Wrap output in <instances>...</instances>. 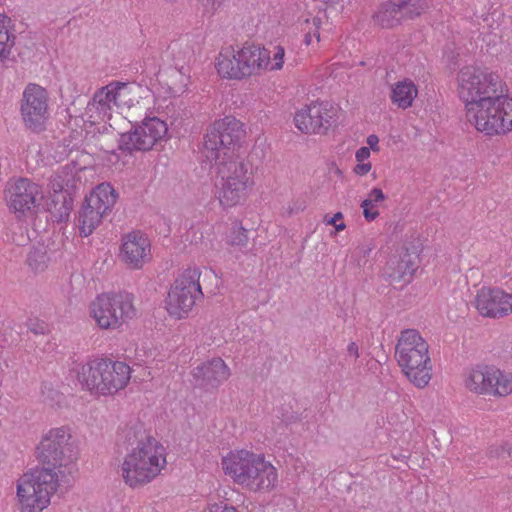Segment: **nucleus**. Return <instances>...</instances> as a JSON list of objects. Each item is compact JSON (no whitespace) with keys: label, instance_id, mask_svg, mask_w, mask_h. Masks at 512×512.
I'll return each mask as SVG.
<instances>
[{"label":"nucleus","instance_id":"6ab92c4d","mask_svg":"<svg viewBox=\"0 0 512 512\" xmlns=\"http://www.w3.org/2000/svg\"><path fill=\"white\" fill-rule=\"evenodd\" d=\"M425 9L424 0H389L375 15L376 21L384 27L398 22L403 15L413 17Z\"/></svg>","mask_w":512,"mask_h":512},{"label":"nucleus","instance_id":"39448f33","mask_svg":"<svg viewBox=\"0 0 512 512\" xmlns=\"http://www.w3.org/2000/svg\"><path fill=\"white\" fill-rule=\"evenodd\" d=\"M165 448L155 438L141 435L124 456L121 477L130 488H141L152 482L166 467Z\"/></svg>","mask_w":512,"mask_h":512},{"label":"nucleus","instance_id":"4c0bfd02","mask_svg":"<svg viewBox=\"0 0 512 512\" xmlns=\"http://www.w3.org/2000/svg\"><path fill=\"white\" fill-rule=\"evenodd\" d=\"M204 512H238L233 506H229L223 502L214 503L208 506Z\"/></svg>","mask_w":512,"mask_h":512},{"label":"nucleus","instance_id":"4be33fe9","mask_svg":"<svg viewBox=\"0 0 512 512\" xmlns=\"http://www.w3.org/2000/svg\"><path fill=\"white\" fill-rule=\"evenodd\" d=\"M169 130H128L119 138V148L128 152L150 150Z\"/></svg>","mask_w":512,"mask_h":512},{"label":"nucleus","instance_id":"3c124183","mask_svg":"<svg viewBox=\"0 0 512 512\" xmlns=\"http://www.w3.org/2000/svg\"><path fill=\"white\" fill-rule=\"evenodd\" d=\"M211 274H212V271H207L206 270L205 273H204V276H208V275H211Z\"/></svg>","mask_w":512,"mask_h":512},{"label":"nucleus","instance_id":"412c9836","mask_svg":"<svg viewBox=\"0 0 512 512\" xmlns=\"http://www.w3.org/2000/svg\"><path fill=\"white\" fill-rule=\"evenodd\" d=\"M418 256L408 251L392 255L384 268V275L392 282H410L418 268Z\"/></svg>","mask_w":512,"mask_h":512},{"label":"nucleus","instance_id":"8fccbe9b","mask_svg":"<svg viewBox=\"0 0 512 512\" xmlns=\"http://www.w3.org/2000/svg\"><path fill=\"white\" fill-rule=\"evenodd\" d=\"M8 58V56L0 53V65Z\"/></svg>","mask_w":512,"mask_h":512},{"label":"nucleus","instance_id":"c9c22d12","mask_svg":"<svg viewBox=\"0 0 512 512\" xmlns=\"http://www.w3.org/2000/svg\"><path fill=\"white\" fill-rule=\"evenodd\" d=\"M42 395L44 397V401L50 405H59L63 400V395L47 384H44L42 387Z\"/></svg>","mask_w":512,"mask_h":512},{"label":"nucleus","instance_id":"5701e85b","mask_svg":"<svg viewBox=\"0 0 512 512\" xmlns=\"http://www.w3.org/2000/svg\"><path fill=\"white\" fill-rule=\"evenodd\" d=\"M118 194L110 183L104 182L97 185L91 193L85 197L90 208L99 210L105 216L109 215L117 201Z\"/></svg>","mask_w":512,"mask_h":512},{"label":"nucleus","instance_id":"20e7f679","mask_svg":"<svg viewBox=\"0 0 512 512\" xmlns=\"http://www.w3.org/2000/svg\"><path fill=\"white\" fill-rule=\"evenodd\" d=\"M145 90L136 84L121 81H111L106 86L98 89L91 102L88 103L82 120L84 125L101 126V128H114L120 125L119 121L126 118L120 112H113L112 108L118 110L131 109L139 104Z\"/></svg>","mask_w":512,"mask_h":512},{"label":"nucleus","instance_id":"b1692460","mask_svg":"<svg viewBox=\"0 0 512 512\" xmlns=\"http://www.w3.org/2000/svg\"><path fill=\"white\" fill-rule=\"evenodd\" d=\"M417 95L418 88L414 81L405 78L392 86L390 99L395 106L405 110L412 106Z\"/></svg>","mask_w":512,"mask_h":512},{"label":"nucleus","instance_id":"a19ab883","mask_svg":"<svg viewBox=\"0 0 512 512\" xmlns=\"http://www.w3.org/2000/svg\"><path fill=\"white\" fill-rule=\"evenodd\" d=\"M370 156V148L361 147L357 150L355 157L358 162H364Z\"/></svg>","mask_w":512,"mask_h":512},{"label":"nucleus","instance_id":"9d476101","mask_svg":"<svg viewBox=\"0 0 512 512\" xmlns=\"http://www.w3.org/2000/svg\"><path fill=\"white\" fill-rule=\"evenodd\" d=\"M136 314L129 293H105L90 304V315L101 329H118Z\"/></svg>","mask_w":512,"mask_h":512},{"label":"nucleus","instance_id":"c03bdc74","mask_svg":"<svg viewBox=\"0 0 512 512\" xmlns=\"http://www.w3.org/2000/svg\"><path fill=\"white\" fill-rule=\"evenodd\" d=\"M342 218H343V214L341 212H337L331 218H327V216H325L324 222L327 225H335V224H337V221L341 220Z\"/></svg>","mask_w":512,"mask_h":512},{"label":"nucleus","instance_id":"cd10ccee","mask_svg":"<svg viewBox=\"0 0 512 512\" xmlns=\"http://www.w3.org/2000/svg\"><path fill=\"white\" fill-rule=\"evenodd\" d=\"M385 199L386 196L380 188L375 187L369 192L368 197L361 203L363 215L367 221H373L379 216L376 205Z\"/></svg>","mask_w":512,"mask_h":512},{"label":"nucleus","instance_id":"bb28decb","mask_svg":"<svg viewBox=\"0 0 512 512\" xmlns=\"http://www.w3.org/2000/svg\"><path fill=\"white\" fill-rule=\"evenodd\" d=\"M260 51L264 54V61L262 65L257 68V74L264 70L279 71L283 68L285 59L284 47L276 45L270 51L260 47Z\"/></svg>","mask_w":512,"mask_h":512},{"label":"nucleus","instance_id":"c756f323","mask_svg":"<svg viewBox=\"0 0 512 512\" xmlns=\"http://www.w3.org/2000/svg\"><path fill=\"white\" fill-rule=\"evenodd\" d=\"M49 257L44 245L34 246L27 256L29 267L35 272L44 271L48 266Z\"/></svg>","mask_w":512,"mask_h":512},{"label":"nucleus","instance_id":"4468645a","mask_svg":"<svg viewBox=\"0 0 512 512\" xmlns=\"http://www.w3.org/2000/svg\"><path fill=\"white\" fill-rule=\"evenodd\" d=\"M20 111L29 126H42L50 117V96L43 86L29 83L22 92Z\"/></svg>","mask_w":512,"mask_h":512},{"label":"nucleus","instance_id":"a211bd4d","mask_svg":"<svg viewBox=\"0 0 512 512\" xmlns=\"http://www.w3.org/2000/svg\"><path fill=\"white\" fill-rule=\"evenodd\" d=\"M194 385L204 389H215L231 375L230 368L220 357L208 360L191 371Z\"/></svg>","mask_w":512,"mask_h":512},{"label":"nucleus","instance_id":"37998d69","mask_svg":"<svg viewBox=\"0 0 512 512\" xmlns=\"http://www.w3.org/2000/svg\"><path fill=\"white\" fill-rule=\"evenodd\" d=\"M378 143H379V138L375 134H372L367 137V144L369 145L368 148H370V150L378 151L379 150Z\"/></svg>","mask_w":512,"mask_h":512},{"label":"nucleus","instance_id":"9b49d317","mask_svg":"<svg viewBox=\"0 0 512 512\" xmlns=\"http://www.w3.org/2000/svg\"><path fill=\"white\" fill-rule=\"evenodd\" d=\"M201 275L200 269L193 267L184 270L175 279L166 299V309L171 316L184 318L196 301L203 297Z\"/></svg>","mask_w":512,"mask_h":512},{"label":"nucleus","instance_id":"49530a36","mask_svg":"<svg viewBox=\"0 0 512 512\" xmlns=\"http://www.w3.org/2000/svg\"><path fill=\"white\" fill-rule=\"evenodd\" d=\"M358 249H359V253L363 257L369 256L370 252L372 251V247L371 246H361Z\"/></svg>","mask_w":512,"mask_h":512},{"label":"nucleus","instance_id":"2f4dec72","mask_svg":"<svg viewBox=\"0 0 512 512\" xmlns=\"http://www.w3.org/2000/svg\"><path fill=\"white\" fill-rule=\"evenodd\" d=\"M248 240V231L237 224L233 225L228 235V244L242 249L247 246Z\"/></svg>","mask_w":512,"mask_h":512},{"label":"nucleus","instance_id":"79ce46f5","mask_svg":"<svg viewBox=\"0 0 512 512\" xmlns=\"http://www.w3.org/2000/svg\"><path fill=\"white\" fill-rule=\"evenodd\" d=\"M347 354L349 356L354 357L355 359L359 358V347L355 342H350L347 346Z\"/></svg>","mask_w":512,"mask_h":512},{"label":"nucleus","instance_id":"e433bc0d","mask_svg":"<svg viewBox=\"0 0 512 512\" xmlns=\"http://www.w3.org/2000/svg\"><path fill=\"white\" fill-rule=\"evenodd\" d=\"M243 126L234 116L226 115L215 121L214 128H241Z\"/></svg>","mask_w":512,"mask_h":512},{"label":"nucleus","instance_id":"a18cd8bd","mask_svg":"<svg viewBox=\"0 0 512 512\" xmlns=\"http://www.w3.org/2000/svg\"><path fill=\"white\" fill-rule=\"evenodd\" d=\"M324 1L329 3L330 5H340L341 7H344L347 4H351L353 0H324Z\"/></svg>","mask_w":512,"mask_h":512},{"label":"nucleus","instance_id":"aec40b11","mask_svg":"<svg viewBox=\"0 0 512 512\" xmlns=\"http://www.w3.org/2000/svg\"><path fill=\"white\" fill-rule=\"evenodd\" d=\"M77 169L74 164H67L58 169L50 178V187L54 193H63L61 217L68 216L72 209L71 194L77 188L80 180L76 178Z\"/></svg>","mask_w":512,"mask_h":512},{"label":"nucleus","instance_id":"72a5a7b5","mask_svg":"<svg viewBox=\"0 0 512 512\" xmlns=\"http://www.w3.org/2000/svg\"><path fill=\"white\" fill-rule=\"evenodd\" d=\"M319 25L320 19L318 17H313L312 19L306 18L301 23L302 30L305 31L304 42L306 45H310L312 43L313 36L316 37L317 41H319Z\"/></svg>","mask_w":512,"mask_h":512},{"label":"nucleus","instance_id":"393cba45","mask_svg":"<svg viewBox=\"0 0 512 512\" xmlns=\"http://www.w3.org/2000/svg\"><path fill=\"white\" fill-rule=\"evenodd\" d=\"M106 216L99 210L90 208V205L84 199L78 215V229L80 235L87 237L100 225Z\"/></svg>","mask_w":512,"mask_h":512},{"label":"nucleus","instance_id":"f8f14e48","mask_svg":"<svg viewBox=\"0 0 512 512\" xmlns=\"http://www.w3.org/2000/svg\"><path fill=\"white\" fill-rule=\"evenodd\" d=\"M465 386L476 394L505 397L512 393V373L495 366H476L467 373Z\"/></svg>","mask_w":512,"mask_h":512},{"label":"nucleus","instance_id":"de8ad7c7","mask_svg":"<svg viewBox=\"0 0 512 512\" xmlns=\"http://www.w3.org/2000/svg\"><path fill=\"white\" fill-rule=\"evenodd\" d=\"M490 132L487 133L488 136H492V135H499L500 134V131H502L503 133L506 132V130H498V129H495V130H489Z\"/></svg>","mask_w":512,"mask_h":512},{"label":"nucleus","instance_id":"ea45409f","mask_svg":"<svg viewBox=\"0 0 512 512\" xmlns=\"http://www.w3.org/2000/svg\"><path fill=\"white\" fill-rule=\"evenodd\" d=\"M371 163H363V162H359L355 167H354V172L355 174L359 175V176H364L366 175L370 170H371Z\"/></svg>","mask_w":512,"mask_h":512},{"label":"nucleus","instance_id":"7ed1b4c3","mask_svg":"<svg viewBox=\"0 0 512 512\" xmlns=\"http://www.w3.org/2000/svg\"><path fill=\"white\" fill-rule=\"evenodd\" d=\"M457 90L465 103L467 122L474 128H511L512 99L498 72L465 66L457 76Z\"/></svg>","mask_w":512,"mask_h":512},{"label":"nucleus","instance_id":"0eeeda50","mask_svg":"<svg viewBox=\"0 0 512 512\" xmlns=\"http://www.w3.org/2000/svg\"><path fill=\"white\" fill-rule=\"evenodd\" d=\"M395 359L408 380L417 388L426 387L432 378L429 345L416 329L400 332L395 347Z\"/></svg>","mask_w":512,"mask_h":512},{"label":"nucleus","instance_id":"ddd939ff","mask_svg":"<svg viewBox=\"0 0 512 512\" xmlns=\"http://www.w3.org/2000/svg\"><path fill=\"white\" fill-rule=\"evenodd\" d=\"M4 195L8 208L18 216L32 214L44 197L42 188L27 178L8 182Z\"/></svg>","mask_w":512,"mask_h":512},{"label":"nucleus","instance_id":"09e8293b","mask_svg":"<svg viewBox=\"0 0 512 512\" xmlns=\"http://www.w3.org/2000/svg\"><path fill=\"white\" fill-rule=\"evenodd\" d=\"M334 226H335V229H336L337 231H342V230H344V229H345V224H344V223L335 224Z\"/></svg>","mask_w":512,"mask_h":512},{"label":"nucleus","instance_id":"6e6552de","mask_svg":"<svg viewBox=\"0 0 512 512\" xmlns=\"http://www.w3.org/2000/svg\"><path fill=\"white\" fill-rule=\"evenodd\" d=\"M130 377L129 365L107 358L91 360L77 370L82 388L94 395H114L127 386Z\"/></svg>","mask_w":512,"mask_h":512},{"label":"nucleus","instance_id":"473e14b6","mask_svg":"<svg viewBox=\"0 0 512 512\" xmlns=\"http://www.w3.org/2000/svg\"><path fill=\"white\" fill-rule=\"evenodd\" d=\"M8 18L0 13V53L9 56L13 45L7 26Z\"/></svg>","mask_w":512,"mask_h":512},{"label":"nucleus","instance_id":"7c9ffc66","mask_svg":"<svg viewBox=\"0 0 512 512\" xmlns=\"http://www.w3.org/2000/svg\"><path fill=\"white\" fill-rule=\"evenodd\" d=\"M82 142V135L77 130H71L68 137H63L62 144H58L57 149H59V159H62Z\"/></svg>","mask_w":512,"mask_h":512},{"label":"nucleus","instance_id":"a878e982","mask_svg":"<svg viewBox=\"0 0 512 512\" xmlns=\"http://www.w3.org/2000/svg\"><path fill=\"white\" fill-rule=\"evenodd\" d=\"M161 77L167 85L170 94L174 97L182 95L187 90L190 83L189 72L183 67L181 69H169L165 74H162Z\"/></svg>","mask_w":512,"mask_h":512},{"label":"nucleus","instance_id":"f257e3e1","mask_svg":"<svg viewBox=\"0 0 512 512\" xmlns=\"http://www.w3.org/2000/svg\"><path fill=\"white\" fill-rule=\"evenodd\" d=\"M37 457L44 465L23 474L17 482V496L22 512H41L57 491L60 477L76 471L78 449L68 429L50 430L37 447Z\"/></svg>","mask_w":512,"mask_h":512},{"label":"nucleus","instance_id":"58836bf2","mask_svg":"<svg viewBox=\"0 0 512 512\" xmlns=\"http://www.w3.org/2000/svg\"><path fill=\"white\" fill-rule=\"evenodd\" d=\"M28 329L36 335L44 334L46 331V325L43 322L30 320L28 324Z\"/></svg>","mask_w":512,"mask_h":512},{"label":"nucleus","instance_id":"1a4fd4ad","mask_svg":"<svg viewBox=\"0 0 512 512\" xmlns=\"http://www.w3.org/2000/svg\"><path fill=\"white\" fill-rule=\"evenodd\" d=\"M260 46H227L220 50L214 60L217 74L224 79H243L257 74V68L264 61Z\"/></svg>","mask_w":512,"mask_h":512},{"label":"nucleus","instance_id":"423d86ee","mask_svg":"<svg viewBox=\"0 0 512 512\" xmlns=\"http://www.w3.org/2000/svg\"><path fill=\"white\" fill-rule=\"evenodd\" d=\"M221 466L234 483L253 492L270 490L278 479L276 468L264 456L247 450L230 452Z\"/></svg>","mask_w":512,"mask_h":512},{"label":"nucleus","instance_id":"f03ea898","mask_svg":"<svg viewBox=\"0 0 512 512\" xmlns=\"http://www.w3.org/2000/svg\"><path fill=\"white\" fill-rule=\"evenodd\" d=\"M245 130H207L198 148V161L208 173L220 177L217 199L224 208L242 203L254 185L252 167L236 150Z\"/></svg>","mask_w":512,"mask_h":512},{"label":"nucleus","instance_id":"c85d7f7f","mask_svg":"<svg viewBox=\"0 0 512 512\" xmlns=\"http://www.w3.org/2000/svg\"><path fill=\"white\" fill-rule=\"evenodd\" d=\"M130 124L133 125V128H159L163 126L164 128H168L169 126L180 125L181 122H177L176 118L164 119L160 115H155L153 112H148L145 114V117L141 120V126H139L138 121L128 120Z\"/></svg>","mask_w":512,"mask_h":512},{"label":"nucleus","instance_id":"f704fd0d","mask_svg":"<svg viewBox=\"0 0 512 512\" xmlns=\"http://www.w3.org/2000/svg\"><path fill=\"white\" fill-rule=\"evenodd\" d=\"M204 16L212 17L221 8L224 0H197Z\"/></svg>","mask_w":512,"mask_h":512},{"label":"nucleus","instance_id":"f3484780","mask_svg":"<svg viewBox=\"0 0 512 512\" xmlns=\"http://www.w3.org/2000/svg\"><path fill=\"white\" fill-rule=\"evenodd\" d=\"M120 257L130 268H142L151 258V245L148 237L140 231H133L123 236Z\"/></svg>","mask_w":512,"mask_h":512},{"label":"nucleus","instance_id":"2eb2a0df","mask_svg":"<svg viewBox=\"0 0 512 512\" xmlns=\"http://www.w3.org/2000/svg\"><path fill=\"white\" fill-rule=\"evenodd\" d=\"M340 108L330 102H316L297 111L296 128H330L337 124Z\"/></svg>","mask_w":512,"mask_h":512},{"label":"nucleus","instance_id":"dca6fc26","mask_svg":"<svg viewBox=\"0 0 512 512\" xmlns=\"http://www.w3.org/2000/svg\"><path fill=\"white\" fill-rule=\"evenodd\" d=\"M474 305L484 317L502 318L512 313V293L500 288L482 287L476 294Z\"/></svg>","mask_w":512,"mask_h":512}]
</instances>
